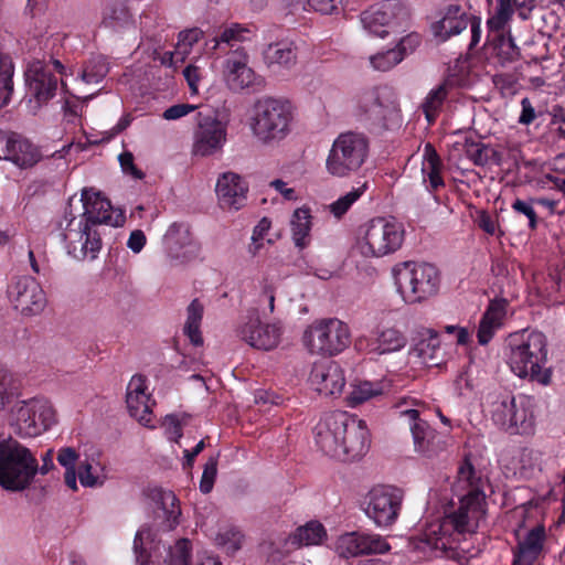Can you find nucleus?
<instances>
[{
    "label": "nucleus",
    "instance_id": "10",
    "mask_svg": "<svg viewBox=\"0 0 565 565\" xmlns=\"http://www.w3.org/2000/svg\"><path fill=\"white\" fill-rule=\"evenodd\" d=\"M302 341L310 353L332 356L349 347L351 333L343 321L337 318H324L307 327Z\"/></svg>",
    "mask_w": 565,
    "mask_h": 565
},
{
    "label": "nucleus",
    "instance_id": "58",
    "mask_svg": "<svg viewBox=\"0 0 565 565\" xmlns=\"http://www.w3.org/2000/svg\"><path fill=\"white\" fill-rule=\"evenodd\" d=\"M309 10L323 14H339L342 7V0H307Z\"/></svg>",
    "mask_w": 565,
    "mask_h": 565
},
{
    "label": "nucleus",
    "instance_id": "41",
    "mask_svg": "<svg viewBox=\"0 0 565 565\" xmlns=\"http://www.w3.org/2000/svg\"><path fill=\"white\" fill-rule=\"evenodd\" d=\"M108 71L106 60L103 56H94L78 68L76 81L85 85H96L105 78Z\"/></svg>",
    "mask_w": 565,
    "mask_h": 565
},
{
    "label": "nucleus",
    "instance_id": "4",
    "mask_svg": "<svg viewBox=\"0 0 565 565\" xmlns=\"http://www.w3.org/2000/svg\"><path fill=\"white\" fill-rule=\"evenodd\" d=\"M546 338L539 331L515 332L508 338L507 354L511 371L521 379H531L547 384L550 373L547 362Z\"/></svg>",
    "mask_w": 565,
    "mask_h": 565
},
{
    "label": "nucleus",
    "instance_id": "37",
    "mask_svg": "<svg viewBox=\"0 0 565 565\" xmlns=\"http://www.w3.org/2000/svg\"><path fill=\"white\" fill-rule=\"evenodd\" d=\"M443 163L430 143H426L423 149L422 173L424 181H428L433 189L443 185L441 178Z\"/></svg>",
    "mask_w": 565,
    "mask_h": 565
},
{
    "label": "nucleus",
    "instance_id": "56",
    "mask_svg": "<svg viewBox=\"0 0 565 565\" xmlns=\"http://www.w3.org/2000/svg\"><path fill=\"white\" fill-rule=\"evenodd\" d=\"M190 416L183 415H167L163 419L162 426L166 434L171 440L178 441L182 436V427L188 424Z\"/></svg>",
    "mask_w": 565,
    "mask_h": 565
},
{
    "label": "nucleus",
    "instance_id": "7",
    "mask_svg": "<svg viewBox=\"0 0 565 565\" xmlns=\"http://www.w3.org/2000/svg\"><path fill=\"white\" fill-rule=\"evenodd\" d=\"M39 471L34 454L13 438L0 441V486L12 492L22 491L32 483Z\"/></svg>",
    "mask_w": 565,
    "mask_h": 565
},
{
    "label": "nucleus",
    "instance_id": "27",
    "mask_svg": "<svg viewBox=\"0 0 565 565\" xmlns=\"http://www.w3.org/2000/svg\"><path fill=\"white\" fill-rule=\"evenodd\" d=\"M215 191L223 207L238 210L244 204L248 185L239 174L228 171L218 177Z\"/></svg>",
    "mask_w": 565,
    "mask_h": 565
},
{
    "label": "nucleus",
    "instance_id": "2",
    "mask_svg": "<svg viewBox=\"0 0 565 565\" xmlns=\"http://www.w3.org/2000/svg\"><path fill=\"white\" fill-rule=\"evenodd\" d=\"M296 116L294 104L285 97L262 96L246 113V127L260 145L271 146L285 140L292 131Z\"/></svg>",
    "mask_w": 565,
    "mask_h": 565
},
{
    "label": "nucleus",
    "instance_id": "11",
    "mask_svg": "<svg viewBox=\"0 0 565 565\" xmlns=\"http://www.w3.org/2000/svg\"><path fill=\"white\" fill-rule=\"evenodd\" d=\"M55 73L62 76L61 84L66 89V83L63 79V76H66V70L60 61L53 60L50 63L35 61L29 64L25 82L30 95V109L33 113L55 96L58 87Z\"/></svg>",
    "mask_w": 565,
    "mask_h": 565
},
{
    "label": "nucleus",
    "instance_id": "33",
    "mask_svg": "<svg viewBox=\"0 0 565 565\" xmlns=\"http://www.w3.org/2000/svg\"><path fill=\"white\" fill-rule=\"evenodd\" d=\"M507 303L504 301H492L483 313L478 328V342L487 344L495 331L502 326L505 317Z\"/></svg>",
    "mask_w": 565,
    "mask_h": 565
},
{
    "label": "nucleus",
    "instance_id": "44",
    "mask_svg": "<svg viewBox=\"0 0 565 565\" xmlns=\"http://www.w3.org/2000/svg\"><path fill=\"white\" fill-rule=\"evenodd\" d=\"M450 85L447 82L433 88L425 97L422 109L428 122H433L439 114L445 99L448 96Z\"/></svg>",
    "mask_w": 565,
    "mask_h": 565
},
{
    "label": "nucleus",
    "instance_id": "12",
    "mask_svg": "<svg viewBox=\"0 0 565 565\" xmlns=\"http://www.w3.org/2000/svg\"><path fill=\"white\" fill-rule=\"evenodd\" d=\"M396 92L388 86H379L362 93L355 102L354 115L363 122L385 125L399 114Z\"/></svg>",
    "mask_w": 565,
    "mask_h": 565
},
{
    "label": "nucleus",
    "instance_id": "38",
    "mask_svg": "<svg viewBox=\"0 0 565 565\" xmlns=\"http://www.w3.org/2000/svg\"><path fill=\"white\" fill-rule=\"evenodd\" d=\"M388 390V384L385 382H359L352 384L351 391L347 396L348 405L355 407L371 398L384 394Z\"/></svg>",
    "mask_w": 565,
    "mask_h": 565
},
{
    "label": "nucleus",
    "instance_id": "64",
    "mask_svg": "<svg viewBox=\"0 0 565 565\" xmlns=\"http://www.w3.org/2000/svg\"><path fill=\"white\" fill-rule=\"evenodd\" d=\"M191 253L188 249H166L162 259L167 266L179 267L191 260Z\"/></svg>",
    "mask_w": 565,
    "mask_h": 565
},
{
    "label": "nucleus",
    "instance_id": "14",
    "mask_svg": "<svg viewBox=\"0 0 565 565\" xmlns=\"http://www.w3.org/2000/svg\"><path fill=\"white\" fill-rule=\"evenodd\" d=\"M221 78L227 89L242 93L263 86L264 79L250 66V57L244 49L231 51L222 62Z\"/></svg>",
    "mask_w": 565,
    "mask_h": 565
},
{
    "label": "nucleus",
    "instance_id": "61",
    "mask_svg": "<svg viewBox=\"0 0 565 565\" xmlns=\"http://www.w3.org/2000/svg\"><path fill=\"white\" fill-rule=\"evenodd\" d=\"M12 396V376L10 372L0 364V409H2L7 403H9Z\"/></svg>",
    "mask_w": 565,
    "mask_h": 565
},
{
    "label": "nucleus",
    "instance_id": "20",
    "mask_svg": "<svg viewBox=\"0 0 565 565\" xmlns=\"http://www.w3.org/2000/svg\"><path fill=\"white\" fill-rule=\"evenodd\" d=\"M284 333L279 321L263 322L257 315H250L237 328V335L252 348L270 351L278 347Z\"/></svg>",
    "mask_w": 565,
    "mask_h": 565
},
{
    "label": "nucleus",
    "instance_id": "31",
    "mask_svg": "<svg viewBox=\"0 0 565 565\" xmlns=\"http://www.w3.org/2000/svg\"><path fill=\"white\" fill-rule=\"evenodd\" d=\"M160 540L152 537L150 529L141 527L134 541V551L137 565H167V559L160 562L157 559Z\"/></svg>",
    "mask_w": 565,
    "mask_h": 565
},
{
    "label": "nucleus",
    "instance_id": "21",
    "mask_svg": "<svg viewBox=\"0 0 565 565\" xmlns=\"http://www.w3.org/2000/svg\"><path fill=\"white\" fill-rule=\"evenodd\" d=\"M457 537V533L445 516L429 523L414 541V546L424 554L439 556L456 548Z\"/></svg>",
    "mask_w": 565,
    "mask_h": 565
},
{
    "label": "nucleus",
    "instance_id": "42",
    "mask_svg": "<svg viewBox=\"0 0 565 565\" xmlns=\"http://www.w3.org/2000/svg\"><path fill=\"white\" fill-rule=\"evenodd\" d=\"M327 537L324 526L318 521H310L299 526L290 536L292 544L298 546H309L321 544Z\"/></svg>",
    "mask_w": 565,
    "mask_h": 565
},
{
    "label": "nucleus",
    "instance_id": "30",
    "mask_svg": "<svg viewBox=\"0 0 565 565\" xmlns=\"http://www.w3.org/2000/svg\"><path fill=\"white\" fill-rule=\"evenodd\" d=\"M545 541L543 526H535L519 541L514 565H532L540 556Z\"/></svg>",
    "mask_w": 565,
    "mask_h": 565
},
{
    "label": "nucleus",
    "instance_id": "60",
    "mask_svg": "<svg viewBox=\"0 0 565 565\" xmlns=\"http://www.w3.org/2000/svg\"><path fill=\"white\" fill-rule=\"evenodd\" d=\"M217 473V459L215 457L209 458L204 466L202 478L200 481V489L203 493H209L214 486Z\"/></svg>",
    "mask_w": 565,
    "mask_h": 565
},
{
    "label": "nucleus",
    "instance_id": "36",
    "mask_svg": "<svg viewBox=\"0 0 565 565\" xmlns=\"http://www.w3.org/2000/svg\"><path fill=\"white\" fill-rule=\"evenodd\" d=\"M411 354L426 366H437L443 358L439 338L429 331V335L419 340Z\"/></svg>",
    "mask_w": 565,
    "mask_h": 565
},
{
    "label": "nucleus",
    "instance_id": "22",
    "mask_svg": "<svg viewBox=\"0 0 565 565\" xmlns=\"http://www.w3.org/2000/svg\"><path fill=\"white\" fill-rule=\"evenodd\" d=\"M388 550V543L379 534L347 532L334 542L335 553L343 558L382 554Z\"/></svg>",
    "mask_w": 565,
    "mask_h": 565
},
{
    "label": "nucleus",
    "instance_id": "54",
    "mask_svg": "<svg viewBox=\"0 0 565 565\" xmlns=\"http://www.w3.org/2000/svg\"><path fill=\"white\" fill-rule=\"evenodd\" d=\"M402 62V54L394 49L370 56V64L376 71H388Z\"/></svg>",
    "mask_w": 565,
    "mask_h": 565
},
{
    "label": "nucleus",
    "instance_id": "5",
    "mask_svg": "<svg viewBox=\"0 0 565 565\" xmlns=\"http://www.w3.org/2000/svg\"><path fill=\"white\" fill-rule=\"evenodd\" d=\"M397 294L408 305L426 301L438 292L440 275L429 263L402 262L392 268Z\"/></svg>",
    "mask_w": 565,
    "mask_h": 565
},
{
    "label": "nucleus",
    "instance_id": "39",
    "mask_svg": "<svg viewBox=\"0 0 565 565\" xmlns=\"http://www.w3.org/2000/svg\"><path fill=\"white\" fill-rule=\"evenodd\" d=\"M201 36L202 31L199 29H190L180 32L175 50L164 54L163 63H167V55H169L168 61L170 66L183 62L191 53L192 46L199 42Z\"/></svg>",
    "mask_w": 565,
    "mask_h": 565
},
{
    "label": "nucleus",
    "instance_id": "8",
    "mask_svg": "<svg viewBox=\"0 0 565 565\" xmlns=\"http://www.w3.org/2000/svg\"><path fill=\"white\" fill-rule=\"evenodd\" d=\"M370 141L364 134L347 131L332 142L324 161L328 174L333 178H349L366 162Z\"/></svg>",
    "mask_w": 565,
    "mask_h": 565
},
{
    "label": "nucleus",
    "instance_id": "18",
    "mask_svg": "<svg viewBox=\"0 0 565 565\" xmlns=\"http://www.w3.org/2000/svg\"><path fill=\"white\" fill-rule=\"evenodd\" d=\"M147 494L151 501L153 519L142 527L150 529L151 536L158 537L159 533L170 532L179 524L181 509L175 494L170 490L154 487L148 489Z\"/></svg>",
    "mask_w": 565,
    "mask_h": 565
},
{
    "label": "nucleus",
    "instance_id": "15",
    "mask_svg": "<svg viewBox=\"0 0 565 565\" xmlns=\"http://www.w3.org/2000/svg\"><path fill=\"white\" fill-rule=\"evenodd\" d=\"M403 492L394 487L377 486L369 491L364 499L366 516L379 527L392 525L402 509Z\"/></svg>",
    "mask_w": 565,
    "mask_h": 565
},
{
    "label": "nucleus",
    "instance_id": "62",
    "mask_svg": "<svg viewBox=\"0 0 565 565\" xmlns=\"http://www.w3.org/2000/svg\"><path fill=\"white\" fill-rule=\"evenodd\" d=\"M196 106L188 103H180L168 107L162 113V118L168 121L180 120L195 111Z\"/></svg>",
    "mask_w": 565,
    "mask_h": 565
},
{
    "label": "nucleus",
    "instance_id": "1",
    "mask_svg": "<svg viewBox=\"0 0 565 565\" xmlns=\"http://www.w3.org/2000/svg\"><path fill=\"white\" fill-rule=\"evenodd\" d=\"M317 446L326 455L340 460H354L369 449L366 423L342 411L324 414L313 428Z\"/></svg>",
    "mask_w": 565,
    "mask_h": 565
},
{
    "label": "nucleus",
    "instance_id": "48",
    "mask_svg": "<svg viewBox=\"0 0 565 565\" xmlns=\"http://www.w3.org/2000/svg\"><path fill=\"white\" fill-rule=\"evenodd\" d=\"M40 159L38 149L28 140L15 136L12 162L21 168L31 167Z\"/></svg>",
    "mask_w": 565,
    "mask_h": 565
},
{
    "label": "nucleus",
    "instance_id": "13",
    "mask_svg": "<svg viewBox=\"0 0 565 565\" xmlns=\"http://www.w3.org/2000/svg\"><path fill=\"white\" fill-rule=\"evenodd\" d=\"M492 420L504 430L515 434L530 433L534 416L531 401L526 396H499L492 403Z\"/></svg>",
    "mask_w": 565,
    "mask_h": 565
},
{
    "label": "nucleus",
    "instance_id": "50",
    "mask_svg": "<svg viewBox=\"0 0 565 565\" xmlns=\"http://www.w3.org/2000/svg\"><path fill=\"white\" fill-rule=\"evenodd\" d=\"M280 238V233L273 230L271 221L263 217L254 227L252 242L255 247H264L265 245H274Z\"/></svg>",
    "mask_w": 565,
    "mask_h": 565
},
{
    "label": "nucleus",
    "instance_id": "55",
    "mask_svg": "<svg viewBox=\"0 0 565 565\" xmlns=\"http://www.w3.org/2000/svg\"><path fill=\"white\" fill-rule=\"evenodd\" d=\"M128 20V10L124 3L108 4L103 12V22L108 26H117Z\"/></svg>",
    "mask_w": 565,
    "mask_h": 565
},
{
    "label": "nucleus",
    "instance_id": "34",
    "mask_svg": "<svg viewBox=\"0 0 565 565\" xmlns=\"http://www.w3.org/2000/svg\"><path fill=\"white\" fill-rule=\"evenodd\" d=\"M311 209L307 205L297 207L290 217V234L297 247H305L310 243L312 228Z\"/></svg>",
    "mask_w": 565,
    "mask_h": 565
},
{
    "label": "nucleus",
    "instance_id": "24",
    "mask_svg": "<svg viewBox=\"0 0 565 565\" xmlns=\"http://www.w3.org/2000/svg\"><path fill=\"white\" fill-rule=\"evenodd\" d=\"M309 384L320 395H340L345 385L344 372L333 361L317 362L312 365Z\"/></svg>",
    "mask_w": 565,
    "mask_h": 565
},
{
    "label": "nucleus",
    "instance_id": "23",
    "mask_svg": "<svg viewBox=\"0 0 565 565\" xmlns=\"http://www.w3.org/2000/svg\"><path fill=\"white\" fill-rule=\"evenodd\" d=\"M126 404L129 415L145 427L152 428V408L156 402L151 398L148 381L143 375H134L126 392Z\"/></svg>",
    "mask_w": 565,
    "mask_h": 565
},
{
    "label": "nucleus",
    "instance_id": "51",
    "mask_svg": "<svg viewBox=\"0 0 565 565\" xmlns=\"http://www.w3.org/2000/svg\"><path fill=\"white\" fill-rule=\"evenodd\" d=\"M244 535L235 527L224 526L218 530L214 541L217 546L222 547L226 553H235L242 546Z\"/></svg>",
    "mask_w": 565,
    "mask_h": 565
},
{
    "label": "nucleus",
    "instance_id": "17",
    "mask_svg": "<svg viewBox=\"0 0 565 565\" xmlns=\"http://www.w3.org/2000/svg\"><path fill=\"white\" fill-rule=\"evenodd\" d=\"M361 20L367 32L379 38H385L398 34L405 26L407 17L397 2L386 1L364 11Z\"/></svg>",
    "mask_w": 565,
    "mask_h": 565
},
{
    "label": "nucleus",
    "instance_id": "47",
    "mask_svg": "<svg viewBox=\"0 0 565 565\" xmlns=\"http://www.w3.org/2000/svg\"><path fill=\"white\" fill-rule=\"evenodd\" d=\"M14 66L10 56L0 53V108L6 106L13 92Z\"/></svg>",
    "mask_w": 565,
    "mask_h": 565
},
{
    "label": "nucleus",
    "instance_id": "49",
    "mask_svg": "<svg viewBox=\"0 0 565 565\" xmlns=\"http://www.w3.org/2000/svg\"><path fill=\"white\" fill-rule=\"evenodd\" d=\"M393 407L398 417L404 418L408 423L409 428L412 424L424 420L420 416L425 409V405L417 399L402 397L394 403Z\"/></svg>",
    "mask_w": 565,
    "mask_h": 565
},
{
    "label": "nucleus",
    "instance_id": "25",
    "mask_svg": "<svg viewBox=\"0 0 565 565\" xmlns=\"http://www.w3.org/2000/svg\"><path fill=\"white\" fill-rule=\"evenodd\" d=\"M403 236L401 223L394 218L376 217L366 225L363 242L367 247H399Z\"/></svg>",
    "mask_w": 565,
    "mask_h": 565
},
{
    "label": "nucleus",
    "instance_id": "16",
    "mask_svg": "<svg viewBox=\"0 0 565 565\" xmlns=\"http://www.w3.org/2000/svg\"><path fill=\"white\" fill-rule=\"evenodd\" d=\"M227 142V124L216 116H204L198 121L192 137L191 153L198 158L213 157Z\"/></svg>",
    "mask_w": 565,
    "mask_h": 565
},
{
    "label": "nucleus",
    "instance_id": "35",
    "mask_svg": "<svg viewBox=\"0 0 565 565\" xmlns=\"http://www.w3.org/2000/svg\"><path fill=\"white\" fill-rule=\"evenodd\" d=\"M405 334L395 326H382L375 337L373 351L387 354L399 351L406 345Z\"/></svg>",
    "mask_w": 565,
    "mask_h": 565
},
{
    "label": "nucleus",
    "instance_id": "26",
    "mask_svg": "<svg viewBox=\"0 0 565 565\" xmlns=\"http://www.w3.org/2000/svg\"><path fill=\"white\" fill-rule=\"evenodd\" d=\"M409 430L413 438L414 451L423 458H437L449 447L448 440L430 427L426 420L412 424Z\"/></svg>",
    "mask_w": 565,
    "mask_h": 565
},
{
    "label": "nucleus",
    "instance_id": "45",
    "mask_svg": "<svg viewBox=\"0 0 565 565\" xmlns=\"http://www.w3.org/2000/svg\"><path fill=\"white\" fill-rule=\"evenodd\" d=\"M367 189V183L364 182L358 188L351 189L345 194L338 198L335 201L327 205V211L335 218L341 220L352 205L364 194Z\"/></svg>",
    "mask_w": 565,
    "mask_h": 565
},
{
    "label": "nucleus",
    "instance_id": "6",
    "mask_svg": "<svg viewBox=\"0 0 565 565\" xmlns=\"http://www.w3.org/2000/svg\"><path fill=\"white\" fill-rule=\"evenodd\" d=\"M84 225L79 228L82 247H98L102 244L98 232L99 225L120 227L126 222L125 212L111 205L110 201L98 190L85 188L82 190Z\"/></svg>",
    "mask_w": 565,
    "mask_h": 565
},
{
    "label": "nucleus",
    "instance_id": "59",
    "mask_svg": "<svg viewBox=\"0 0 565 565\" xmlns=\"http://www.w3.org/2000/svg\"><path fill=\"white\" fill-rule=\"evenodd\" d=\"M248 34V30L245 29L244 26H242L241 24H237V23H232L230 25H226L218 39L215 40V45L214 47L220 43V42H223V43H231L233 41H244L247 39V35Z\"/></svg>",
    "mask_w": 565,
    "mask_h": 565
},
{
    "label": "nucleus",
    "instance_id": "53",
    "mask_svg": "<svg viewBox=\"0 0 565 565\" xmlns=\"http://www.w3.org/2000/svg\"><path fill=\"white\" fill-rule=\"evenodd\" d=\"M163 243L167 246L183 247L191 245L193 242L188 226L183 224H172L169 226L163 236Z\"/></svg>",
    "mask_w": 565,
    "mask_h": 565
},
{
    "label": "nucleus",
    "instance_id": "9",
    "mask_svg": "<svg viewBox=\"0 0 565 565\" xmlns=\"http://www.w3.org/2000/svg\"><path fill=\"white\" fill-rule=\"evenodd\" d=\"M8 422L15 435L35 437L56 423V412L44 398L20 401L11 407Z\"/></svg>",
    "mask_w": 565,
    "mask_h": 565
},
{
    "label": "nucleus",
    "instance_id": "52",
    "mask_svg": "<svg viewBox=\"0 0 565 565\" xmlns=\"http://www.w3.org/2000/svg\"><path fill=\"white\" fill-rule=\"evenodd\" d=\"M206 65L205 60L198 58L183 71L184 78L192 95H198L200 92V83L207 75Z\"/></svg>",
    "mask_w": 565,
    "mask_h": 565
},
{
    "label": "nucleus",
    "instance_id": "63",
    "mask_svg": "<svg viewBox=\"0 0 565 565\" xmlns=\"http://www.w3.org/2000/svg\"><path fill=\"white\" fill-rule=\"evenodd\" d=\"M420 44V36L415 32H411L404 36H402L394 47V51H397L402 54V61L408 55L412 54Z\"/></svg>",
    "mask_w": 565,
    "mask_h": 565
},
{
    "label": "nucleus",
    "instance_id": "28",
    "mask_svg": "<svg viewBox=\"0 0 565 565\" xmlns=\"http://www.w3.org/2000/svg\"><path fill=\"white\" fill-rule=\"evenodd\" d=\"M494 13L488 19L487 26L492 32L503 31L511 21L513 13L519 12L522 19H527L535 8V0H497Z\"/></svg>",
    "mask_w": 565,
    "mask_h": 565
},
{
    "label": "nucleus",
    "instance_id": "19",
    "mask_svg": "<svg viewBox=\"0 0 565 565\" xmlns=\"http://www.w3.org/2000/svg\"><path fill=\"white\" fill-rule=\"evenodd\" d=\"M8 296L15 310L31 317L41 313L46 306L45 294L32 277H17L8 287Z\"/></svg>",
    "mask_w": 565,
    "mask_h": 565
},
{
    "label": "nucleus",
    "instance_id": "43",
    "mask_svg": "<svg viewBox=\"0 0 565 565\" xmlns=\"http://www.w3.org/2000/svg\"><path fill=\"white\" fill-rule=\"evenodd\" d=\"M203 306L198 299L191 301L186 308V321L184 324V333L194 345H201L203 338L201 335L200 326L203 318Z\"/></svg>",
    "mask_w": 565,
    "mask_h": 565
},
{
    "label": "nucleus",
    "instance_id": "29",
    "mask_svg": "<svg viewBox=\"0 0 565 565\" xmlns=\"http://www.w3.org/2000/svg\"><path fill=\"white\" fill-rule=\"evenodd\" d=\"M468 26V18L462 6L456 3L446 8L443 17L431 25L433 34L439 41H446L461 33Z\"/></svg>",
    "mask_w": 565,
    "mask_h": 565
},
{
    "label": "nucleus",
    "instance_id": "46",
    "mask_svg": "<svg viewBox=\"0 0 565 565\" xmlns=\"http://www.w3.org/2000/svg\"><path fill=\"white\" fill-rule=\"evenodd\" d=\"M78 452L72 447H63L57 452V461L61 466L65 468V484L73 491L78 490L76 481V462L78 460Z\"/></svg>",
    "mask_w": 565,
    "mask_h": 565
},
{
    "label": "nucleus",
    "instance_id": "32",
    "mask_svg": "<svg viewBox=\"0 0 565 565\" xmlns=\"http://www.w3.org/2000/svg\"><path fill=\"white\" fill-rule=\"evenodd\" d=\"M77 478L85 488H99L108 480V470L98 456H90L79 462L76 470Z\"/></svg>",
    "mask_w": 565,
    "mask_h": 565
},
{
    "label": "nucleus",
    "instance_id": "3",
    "mask_svg": "<svg viewBox=\"0 0 565 565\" xmlns=\"http://www.w3.org/2000/svg\"><path fill=\"white\" fill-rule=\"evenodd\" d=\"M483 479L472 463L465 459L459 467L454 486L459 497L458 508L446 515L457 535L476 533L486 516V495Z\"/></svg>",
    "mask_w": 565,
    "mask_h": 565
},
{
    "label": "nucleus",
    "instance_id": "57",
    "mask_svg": "<svg viewBox=\"0 0 565 565\" xmlns=\"http://www.w3.org/2000/svg\"><path fill=\"white\" fill-rule=\"evenodd\" d=\"M168 555L167 565H188L190 542L185 539L177 541L173 546L169 547Z\"/></svg>",
    "mask_w": 565,
    "mask_h": 565
},
{
    "label": "nucleus",
    "instance_id": "40",
    "mask_svg": "<svg viewBox=\"0 0 565 565\" xmlns=\"http://www.w3.org/2000/svg\"><path fill=\"white\" fill-rule=\"evenodd\" d=\"M264 58L269 66L289 68L296 63V49L291 43L270 44L264 52Z\"/></svg>",
    "mask_w": 565,
    "mask_h": 565
}]
</instances>
